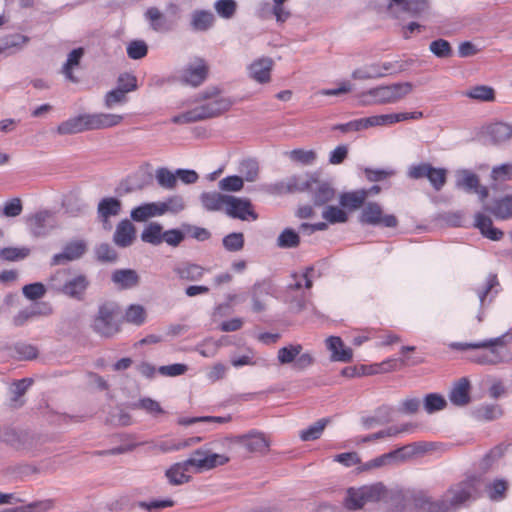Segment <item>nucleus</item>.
Returning a JSON list of instances; mask_svg holds the SVG:
<instances>
[{"instance_id":"59","label":"nucleus","mask_w":512,"mask_h":512,"mask_svg":"<svg viewBox=\"0 0 512 512\" xmlns=\"http://www.w3.org/2000/svg\"><path fill=\"white\" fill-rule=\"evenodd\" d=\"M12 351L13 357L18 360H32L38 355V350L35 346L23 342L16 343Z\"/></svg>"},{"instance_id":"3","label":"nucleus","mask_w":512,"mask_h":512,"mask_svg":"<svg viewBox=\"0 0 512 512\" xmlns=\"http://www.w3.org/2000/svg\"><path fill=\"white\" fill-rule=\"evenodd\" d=\"M228 461L226 455L213 453L210 449L201 447L185 461L173 464L166 470L165 475L170 484L181 485L190 480L188 473L191 468H194L195 472H202L225 465Z\"/></svg>"},{"instance_id":"37","label":"nucleus","mask_w":512,"mask_h":512,"mask_svg":"<svg viewBox=\"0 0 512 512\" xmlns=\"http://www.w3.org/2000/svg\"><path fill=\"white\" fill-rule=\"evenodd\" d=\"M272 291V286L268 281L257 282L251 289L252 308L254 312H262L265 310V304L261 297L269 295Z\"/></svg>"},{"instance_id":"34","label":"nucleus","mask_w":512,"mask_h":512,"mask_svg":"<svg viewBox=\"0 0 512 512\" xmlns=\"http://www.w3.org/2000/svg\"><path fill=\"white\" fill-rule=\"evenodd\" d=\"M487 135L495 144H500L512 138V125L497 122L487 127Z\"/></svg>"},{"instance_id":"4","label":"nucleus","mask_w":512,"mask_h":512,"mask_svg":"<svg viewBox=\"0 0 512 512\" xmlns=\"http://www.w3.org/2000/svg\"><path fill=\"white\" fill-rule=\"evenodd\" d=\"M122 120L123 116L118 114H80L60 123L57 127V133L60 135H71L88 130L106 129L117 126Z\"/></svg>"},{"instance_id":"14","label":"nucleus","mask_w":512,"mask_h":512,"mask_svg":"<svg viewBox=\"0 0 512 512\" xmlns=\"http://www.w3.org/2000/svg\"><path fill=\"white\" fill-rule=\"evenodd\" d=\"M26 224L34 237H45L56 227L53 214L47 210H41L28 216Z\"/></svg>"},{"instance_id":"12","label":"nucleus","mask_w":512,"mask_h":512,"mask_svg":"<svg viewBox=\"0 0 512 512\" xmlns=\"http://www.w3.org/2000/svg\"><path fill=\"white\" fill-rule=\"evenodd\" d=\"M414 86L410 82H399L391 85H381L372 88V96L376 97L378 105L392 104L400 101L413 90Z\"/></svg>"},{"instance_id":"33","label":"nucleus","mask_w":512,"mask_h":512,"mask_svg":"<svg viewBox=\"0 0 512 512\" xmlns=\"http://www.w3.org/2000/svg\"><path fill=\"white\" fill-rule=\"evenodd\" d=\"M121 211V201L115 197H106L98 203V218L103 222H108L112 216H117Z\"/></svg>"},{"instance_id":"19","label":"nucleus","mask_w":512,"mask_h":512,"mask_svg":"<svg viewBox=\"0 0 512 512\" xmlns=\"http://www.w3.org/2000/svg\"><path fill=\"white\" fill-rule=\"evenodd\" d=\"M89 280L86 275L78 274L72 278H68L63 287L62 294L72 299L82 300L86 290L89 287Z\"/></svg>"},{"instance_id":"38","label":"nucleus","mask_w":512,"mask_h":512,"mask_svg":"<svg viewBox=\"0 0 512 512\" xmlns=\"http://www.w3.org/2000/svg\"><path fill=\"white\" fill-rule=\"evenodd\" d=\"M462 94L469 99L479 102H493L495 100V90L488 85L472 86Z\"/></svg>"},{"instance_id":"61","label":"nucleus","mask_w":512,"mask_h":512,"mask_svg":"<svg viewBox=\"0 0 512 512\" xmlns=\"http://www.w3.org/2000/svg\"><path fill=\"white\" fill-rule=\"evenodd\" d=\"M223 247L229 252H238L244 247V235L241 232H232L222 239Z\"/></svg>"},{"instance_id":"29","label":"nucleus","mask_w":512,"mask_h":512,"mask_svg":"<svg viewBox=\"0 0 512 512\" xmlns=\"http://www.w3.org/2000/svg\"><path fill=\"white\" fill-rule=\"evenodd\" d=\"M474 226L479 229L484 237L490 240L498 241L503 237V232L493 227L492 219L484 213L478 212L475 214Z\"/></svg>"},{"instance_id":"47","label":"nucleus","mask_w":512,"mask_h":512,"mask_svg":"<svg viewBox=\"0 0 512 512\" xmlns=\"http://www.w3.org/2000/svg\"><path fill=\"white\" fill-rule=\"evenodd\" d=\"M447 498H441L438 500H431L425 498L420 504V507L426 512H452L455 510L448 496Z\"/></svg>"},{"instance_id":"8","label":"nucleus","mask_w":512,"mask_h":512,"mask_svg":"<svg viewBox=\"0 0 512 512\" xmlns=\"http://www.w3.org/2000/svg\"><path fill=\"white\" fill-rule=\"evenodd\" d=\"M358 221L362 225L382 227V228H396L399 224L397 217L394 214H386L380 203L376 201H368L362 207Z\"/></svg>"},{"instance_id":"10","label":"nucleus","mask_w":512,"mask_h":512,"mask_svg":"<svg viewBox=\"0 0 512 512\" xmlns=\"http://www.w3.org/2000/svg\"><path fill=\"white\" fill-rule=\"evenodd\" d=\"M478 483V479L471 476L448 489L446 496L449 497L455 510L460 506L479 498L480 491Z\"/></svg>"},{"instance_id":"39","label":"nucleus","mask_w":512,"mask_h":512,"mask_svg":"<svg viewBox=\"0 0 512 512\" xmlns=\"http://www.w3.org/2000/svg\"><path fill=\"white\" fill-rule=\"evenodd\" d=\"M473 415L480 421H494L503 416V409L499 404H482L474 409Z\"/></svg>"},{"instance_id":"16","label":"nucleus","mask_w":512,"mask_h":512,"mask_svg":"<svg viewBox=\"0 0 512 512\" xmlns=\"http://www.w3.org/2000/svg\"><path fill=\"white\" fill-rule=\"evenodd\" d=\"M310 184L308 193L315 206H323L335 198L336 191L332 184L319 179L317 174L313 175Z\"/></svg>"},{"instance_id":"2","label":"nucleus","mask_w":512,"mask_h":512,"mask_svg":"<svg viewBox=\"0 0 512 512\" xmlns=\"http://www.w3.org/2000/svg\"><path fill=\"white\" fill-rule=\"evenodd\" d=\"M512 333L510 331L504 334L484 339L478 342H458L452 347L458 350H480L472 357V361L480 365H499L509 363L512 360Z\"/></svg>"},{"instance_id":"6","label":"nucleus","mask_w":512,"mask_h":512,"mask_svg":"<svg viewBox=\"0 0 512 512\" xmlns=\"http://www.w3.org/2000/svg\"><path fill=\"white\" fill-rule=\"evenodd\" d=\"M122 322L123 314L120 306L114 301H105L98 305L91 328L101 337L112 338L120 332Z\"/></svg>"},{"instance_id":"13","label":"nucleus","mask_w":512,"mask_h":512,"mask_svg":"<svg viewBox=\"0 0 512 512\" xmlns=\"http://www.w3.org/2000/svg\"><path fill=\"white\" fill-rule=\"evenodd\" d=\"M225 213L233 218L242 221H256L258 214L255 212L252 202L248 198L228 196Z\"/></svg>"},{"instance_id":"30","label":"nucleus","mask_w":512,"mask_h":512,"mask_svg":"<svg viewBox=\"0 0 512 512\" xmlns=\"http://www.w3.org/2000/svg\"><path fill=\"white\" fill-rule=\"evenodd\" d=\"M273 61L270 58H260L249 66V76L259 83H266L270 80V72Z\"/></svg>"},{"instance_id":"45","label":"nucleus","mask_w":512,"mask_h":512,"mask_svg":"<svg viewBox=\"0 0 512 512\" xmlns=\"http://www.w3.org/2000/svg\"><path fill=\"white\" fill-rule=\"evenodd\" d=\"M160 216L165 213L177 214L184 210L185 202L182 196L173 195L168 197L166 200L157 202Z\"/></svg>"},{"instance_id":"62","label":"nucleus","mask_w":512,"mask_h":512,"mask_svg":"<svg viewBox=\"0 0 512 512\" xmlns=\"http://www.w3.org/2000/svg\"><path fill=\"white\" fill-rule=\"evenodd\" d=\"M70 271L67 269L57 270L49 279L47 289L57 293L63 292V287L68 279Z\"/></svg>"},{"instance_id":"1","label":"nucleus","mask_w":512,"mask_h":512,"mask_svg":"<svg viewBox=\"0 0 512 512\" xmlns=\"http://www.w3.org/2000/svg\"><path fill=\"white\" fill-rule=\"evenodd\" d=\"M195 107L171 118L174 124H189L215 118L228 111L233 105L229 97L221 95L216 87L200 92L192 101Z\"/></svg>"},{"instance_id":"18","label":"nucleus","mask_w":512,"mask_h":512,"mask_svg":"<svg viewBox=\"0 0 512 512\" xmlns=\"http://www.w3.org/2000/svg\"><path fill=\"white\" fill-rule=\"evenodd\" d=\"M172 270L179 280L189 282L200 281L207 271L203 266L191 261L178 262Z\"/></svg>"},{"instance_id":"26","label":"nucleus","mask_w":512,"mask_h":512,"mask_svg":"<svg viewBox=\"0 0 512 512\" xmlns=\"http://www.w3.org/2000/svg\"><path fill=\"white\" fill-rule=\"evenodd\" d=\"M136 236V230L134 225L127 219L122 220L116 227V230L113 235V241L119 247H128L130 246Z\"/></svg>"},{"instance_id":"21","label":"nucleus","mask_w":512,"mask_h":512,"mask_svg":"<svg viewBox=\"0 0 512 512\" xmlns=\"http://www.w3.org/2000/svg\"><path fill=\"white\" fill-rule=\"evenodd\" d=\"M144 18L155 32H169L175 27V22L168 20L157 7H149L144 13Z\"/></svg>"},{"instance_id":"48","label":"nucleus","mask_w":512,"mask_h":512,"mask_svg":"<svg viewBox=\"0 0 512 512\" xmlns=\"http://www.w3.org/2000/svg\"><path fill=\"white\" fill-rule=\"evenodd\" d=\"M155 179L158 185L166 190H173L177 186L176 171L172 172L166 167H159L156 169Z\"/></svg>"},{"instance_id":"60","label":"nucleus","mask_w":512,"mask_h":512,"mask_svg":"<svg viewBox=\"0 0 512 512\" xmlns=\"http://www.w3.org/2000/svg\"><path fill=\"white\" fill-rule=\"evenodd\" d=\"M322 217L330 224L346 223L348 221L347 213L337 206H326L322 212Z\"/></svg>"},{"instance_id":"49","label":"nucleus","mask_w":512,"mask_h":512,"mask_svg":"<svg viewBox=\"0 0 512 512\" xmlns=\"http://www.w3.org/2000/svg\"><path fill=\"white\" fill-rule=\"evenodd\" d=\"M409 427H410L409 424H404L400 427L390 426V427L380 430L378 432L363 436L360 439V441L365 443V442L375 441V440L384 439V438H388V437H395L400 433L408 431Z\"/></svg>"},{"instance_id":"22","label":"nucleus","mask_w":512,"mask_h":512,"mask_svg":"<svg viewBox=\"0 0 512 512\" xmlns=\"http://www.w3.org/2000/svg\"><path fill=\"white\" fill-rule=\"evenodd\" d=\"M394 408L390 405L377 407L372 416H363L361 424L365 429H372L377 425H384L393 420Z\"/></svg>"},{"instance_id":"24","label":"nucleus","mask_w":512,"mask_h":512,"mask_svg":"<svg viewBox=\"0 0 512 512\" xmlns=\"http://www.w3.org/2000/svg\"><path fill=\"white\" fill-rule=\"evenodd\" d=\"M327 349L331 352V359L339 362H349L353 357L352 349L345 347L338 336H330L326 339Z\"/></svg>"},{"instance_id":"50","label":"nucleus","mask_w":512,"mask_h":512,"mask_svg":"<svg viewBox=\"0 0 512 512\" xmlns=\"http://www.w3.org/2000/svg\"><path fill=\"white\" fill-rule=\"evenodd\" d=\"M238 171L243 181L254 182L259 175V164L255 159H244L239 163Z\"/></svg>"},{"instance_id":"63","label":"nucleus","mask_w":512,"mask_h":512,"mask_svg":"<svg viewBox=\"0 0 512 512\" xmlns=\"http://www.w3.org/2000/svg\"><path fill=\"white\" fill-rule=\"evenodd\" d=\"M127 55L130 59L139 60L148 53V46L143 40H133L126 47Z\"/></svg>"},{"instance_id":"56","label":"nucleus","mask_w":512,"mask_h":512,"mask_svg":"<svg viewBox=\"0 0 512 512\" xmlns=\"http://www.w3.org/2000/svg\"><path fill=\"white\" fill-rule=\"evenodd\" d=\"M422 362H423V360L421 358H412V359L409 357H403L400 359L389 358L380 364V368H381V371L388 372V371L397 370L402 366L417 365Z\"/></svg>"},{"instance_id":"51","label":"nucleus","mask_w":512,"mask_h":512,"mask_svg":"<svg viewBox=\"0 0 512 512\" xmlns=\"http://www.w3.org/2000/svg\"><path fill=\"white\" fill-rule=\"evenodd\" d=\"M276 244L279 248H296L300 244L299 233L292 228H285L277 237Z\"/></svg>"},{"instance_id":"35","label":"nucleus","mask_w":512,"mask_h":512,"mask_svg":"<svg viewBox=\"0 0 512 512\" xmlns=\"http://www.w3.org/2000/svg\"><path fill=\"white\" fill-rule=\"evenodd\" d=\"M214 22L215 17L211 11L195 10L191 14V28L194 31H207L214 25Z\"/></svg>"},{"instance_id":"27","label":"nucleus","mask_w":512,"mask_h":512,"mask_svg":"<svg viewBox=\"0 0 512 512\" xmlns=\"http://www.w3.org/2000/svg\"><path fill=\"white\" fill-rule=\"evenodd\" d=\"M111 280L118 289L127 290L139 284V275L133 269H117L112 273Z\"/></svg>"},{"instance_id":"46","label":"nucleus","mask_w":512,"mask_h":512,"mask_svg":"<svg viewBox=\"0 0 512 512\" xmlns=\"http://www.w3.org/2000/svg\"><path fill=\"white\" fill-rule=\"evenodd\" d=\"M403 462L401 460V452L396 449L391 452L380 455L364 464V469L379 468L393 463Z\"/></svg>"},{"instance_id":"43","label":"nucleus","mask_w":512,"mask_h":512,"mask_svg":"<svg viewBox=\"0 0 512 512\" xmlns=\"http://www.w3.org/2000/svg\"><path fill=\"white\" fill-rule=\"evenodd\" d=\"M241 442L250 452H265L269 446L265 436L261 433L242 436Z\"/></svg>"},{"instance_id":"15","label":"nucleus","mask_w":512,"mask_h":512,"mask_svg":"<svg viewBox=\"0 0 512 512\" xmlns=\"http://www.w3.org/2000/svg\"><path fill=\"white\" fill-rule=\"evenodd\" d=\"M207 74L208 68L204 60L196 58L179 71L178 79L185 85L197 87L205 81Z\"/></svg>"},{"instance_id":"64","label":"nucleus","mask_w":512,"mask_h":512,"mask_svg":"<svg viewBox=\"0 0 512 512\" xmlns=\"http://www.w3.org/2000/svg\"><path fill=\"white\" fill-rule=\"evenodd\" d=\"M51 506L52 502L50 500L36 501L25 506L4 509L1 512H42L49 510Z\"/></svg>"},{"instance_id":"31","label":"nucleus","mask_w":512,"mask_h":512,"mask_svg":"<svg viewBox=\"0 0 512 512\" xmlns=\"http://www.w3.org/2000/svg\"><path fill=\"white\" fill-rule=\"evenodd\" d=\"M480 306L485 307L486 301L490 303L499 292V282L496 275L490 274L485 283L475 289Z\"/></svg>"},{"instance_id":"32","label":"nucleus","mask_w":512,"mask_h":512,"mask_svg":"<svg viewBox=\"0 0 512 512\" xmlns=\"http://www.w3.org/2000/svg\"><path fill=\"white\" fill-rule=\"evenodd\" d=\"M84 56V49L82 47L73 49L67 56L66 62L63 64L61 72L64 77L72 82L78 83L79 79L74 75L73 69L80 65L81 59Z\"/></svg>"},{"instance_id":"5","label":"nucleus","mask_w":512,"mask_h":512,"mask_svg":"<svg viewBox=\"0 0 512 512\" xmlns=\"http://www.w3.org/2000/svg\"><path fill=\"white\" fill-rule=\"evenodd\" d=\"M313 266L306 267L302 272H294L285 288V301L294 312L307 308L310 299V289L313 286Z\"/></svg>"},{"instance_id":"40","label":"nucleus","mask_w":512,"mask_h":512,"mask_svg":"<svg viewBox=\"0 0 512 512\" xmlns=\"http://www.w3.org/2000/svg\"><path fill=\"white\" fill-rule=\"evenodd\" d=\"M156 216H160L157 202L141 204L133 208L130 213V217L136 222H143Z\"/></svg>"},{"instance_id":"20","label":"nucleus","mask_w":512,"mask_h":512,"mask_svg":"<svg viewBox=\"0 0 512 512\" xmlns=\"http://www.w3.org/2000/svg\"><path fill=\"white\" fill-rule=\"evenodd\" d=\"M30 41L26 35L15 33L0 38V55L11 56L21 51Z\"/></svg>"},{"instance_id":"41","label":"nucleus","mask_w":512,"mask_h":512,"mask_svg":"<svg viewBox=\"0 0 512 512\" xmlns=\"http://www.w3.org/2000/svg\"><path fill=\"white\" fill-rule=\"evenodd\" d=\"M456 186L467 192H472L479 186V177L468 169H461L456 172Z\"/></svg>"},{"instance_id":"44","label":"nucleus","mask_w":512,"mask_h":512,"mask_svg":"<svg viewBox=\"0 0 512 512\" xmlns=\"http://www.w3.org/2000/svg\"><path fill=\"white\" fill-rule=\"evenodd\" d=\"M141 240L154 246L163 242V227L159 223H149L141 233Z\"/></svg>"},{"instance_id":"54","label":"nucleus","mask_w":512,"mask_h":512,"mask_svg":"<svg viewBox=\"0 0 512 512\" xmlns=\"http://www.w3.org/2000/svg\"><path fill=\"white\" fill-rule=\"evenodd\" d=\"M123 319L128 323L140 326L146 320V311L142 305L131 304L127 307L125 314L123 315Z\"/></svg>"},{"instance_id":"17","label":"nucleus","mask_w":512,"mask_h":512,"mask_svg":"<svg viewBox=\"0 0 512 512\" xmlns=\"http://www.w3.org/2000/svg\"><path fill=\"white\" fill-rule=\"evenodd\" d=\"M87 250L84 240H73L64 245L62 252L55 254L51 259V265H63L81 258Z\"/></svg>"},{"instance_id":"36","label":"nucleus","mask_w":512,"mask_h":512,"mask_svg":"<svg viewBox=\"0 0 512 512\" xmlns=\"http://www.w3.org/2000/svg\"><path fill=\"white\" fill-rule=\"evenodd\" d=\"M366 193L361 189L344 192L339 197V203L342 207L354 211L359 208L362 209L364 204L366 203Z\"/></svg>"},{"instance_id":"53","label":"nucleus","mask_w":512,"mask_h":512,"mask_svg":"<svg viewBox=\"0 0 512 512\" xmlns=\"http://www.w3.org/2000/svg\"><path fill=\"white\" fill-rule=\"evenodd\" d=\"M329 423V419L322 418L310 425L308 428L300 432V438L303 441H313L319 439L322 435L326 425Z\"/></svg>"},{"instance_id":"28","label":"nucleus","mask_w":512,"mask_h":512,"mask_svg":"<svg viewBox=\"0 0 512 512\" xmlns=\"http://www.w3.org/2000/svg\"><path fill=\"white\" fill-rule=\"evenodd\" d=\"M227 194H221L216 191L203 192L200 195V202L203 208L209 212L226 210L228 201Z\"/></svg>"},{"instance_id":"25","label":"nucleus","mask_w":512,"mask_h":512,"mask_svg":"<svg viewBox=\"0 0 512 512\" xmlns=\"http://www.w3.org/2000/svg\"><path fill=\"white\" fill-rule=\"evenodd\" d=\"M483 209L490 212L497 219H509L512 217V196L506 195L504 197L494 199L492 204H484Z\"/></svg>"},{"instance_id":"23","label":"nucleus","mask_w":512,"mask_h":512,"mask_svg":"<svg viewBox=\"0 0 512 512\" xmlns=\"http://www.w3.org/2000/svg\"><path fill=\"white\" fill-rule=\"evenodd\" d=\"M470 381L463 377L460 378L451 388L449 393L450 402L459 407L466 406L470 403Z\"/></svg>"},{"instance_id":"57","label":"nucleus","mask_w":512,"mask_h":512,"mask_svg":"<svg viewBox=\"0 0 512 512\" xmlns=\"http://www.w3.org/2000/svg\"><path fill=\"white\" fill-rule=\"evenodd\" d=\"M446 405L445 398L437 393L427 394L423 400L424 409L429 414L443 410Z\"/></svg>"},{"instance_id":"11","label":"nucleus","mask_w":512,"mask_h":512,"mask_svg":"<svg viewBox=\"0 0 512 512\" xmlns=\"http://www.w3.org/2000/svg\"><path fill=\"white\" fill-rule=\"evenodd\" d=\"M277 360L281 365L292 364L296 371H303L314 363V357L309 352H303L301 344H289L278 350Z\"/></svg>"},{"instance_id":"52","label":"nucleus","mask_w":512,"mask_h":512,"mask_svg":"<svg viewBox=\"0 0 512 512\" xmlns=\"http://www.w3.org/2000/svg\"><path fill=\"white\" fill-rule=\"evenodd\" d=\"M508 482L504 479H495L486 486V491L491 501H502L506 497Z\"/></svg>"},{"instance_id":"55","label":"nucleus","mask_w":512,"mask_h":512,"mask_svg":"<svg viewBox=\"0 0 512 512\" xmlns=\"http://www.w3.org/2000/svg\"><path fill=\"white\" fill-rule=\"evenodd\" d=\"M351 77L355 80H370L382 78V74L380 73L378 63H371L355 69Z\"/></svg>"},{"instance_id":"42","label":"nucleus","mask_w":512,"mask_h":512,"mask_svg":"<svg viewBox=\"0 0 512 512\" xmlns=\"http://www.w3.org/2000/svg\"><path fill=\"white\" fill-rule=\"evenodd\" d=\"M504 453H505V447H503L502 445H497V446L493 447L479 461V464H478L479 469L483 473L488 472L504 456Z\"/></svg>"},{"instance_id":"58","label":"nucleus","mask_w":512,"mask_h":512,"mask_svg":"<svg viewBox=\"0 0 512 512\" xmlns=\"http://www.w3.org/2000/svg\"><path fill=\"white\" fill-rule=\"evenodd\" d=\"M314 174H307L305 176H291L287 179L289 193L304 192L310 187V183Z\"/></svg>"},{"instance_id":"7","label":"nucleus","mask_w":512,"mask_h":512,"mask_svg":"<svg viewBox=\"0 0 512 512\" xmlns=\"http://www.w3.org/2000/svg\"><path fill=\"white\" fill-rule=\"evenodd\" d=\"M386 493L387 489L381 482L364 485L359 488L351 487L347 490L345 506L349 510H357L362 508L366 503L380 501Z\"/></svg>"},{"instance_id":"9","label":"nucleus","mask_w":512,"mask_h":512,"mask_svg":"<svg viewBox=\"0 0 512 512\" xmlns=\"http://www.w3.org/2000/svg\"><path fill=\"white\" fill-rule=\"evenodd\" d=\"M0 441L16 450L33 452L38 449L40 438L28 431H17L0 425Z\"/></svg>"}]
</instances>
